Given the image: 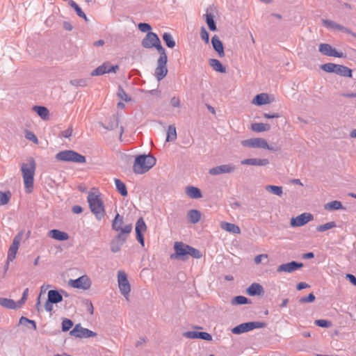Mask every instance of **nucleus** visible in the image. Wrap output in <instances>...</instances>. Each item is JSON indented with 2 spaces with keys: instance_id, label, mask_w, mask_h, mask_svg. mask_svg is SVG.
I'll use <instances>...</instances> for the list:
<instances>
[{
  "instance_id": "nucleus-1",
  "label": "nucleus",
  "mask_w": 356,
  "mask_h": 356,
  "mask_svg": "<svg viewBox=\"0 0 356 356\" xmlns=\"http://www.w3.org/2000/svg\"><path fill=\"white\" fill-rule=\"evenodd\" d=\"M35 168V162L33 159H31L27 163L22 164L21 170L22 172L24 188L27 193L33 192Z\"/></svg>"
},
{
  "instance_id": "nucleus-2",
  "label": "nucleus",
  "mask_w": 356,
  "mask_h": 356,
  "mask_svg": "<svg viewBox=\"0 0 356 356\" xmlns=\"http://www.w3.org/2000/svg\"><path fill=\"white\" fill-rule=\"evenodd\" d=\"M174 249L175 253L170 256L171 259H180L185 260L188 255L199 259L202 257L201 252L188 245L184 244L181 242H175L174 244Z\"/></svg>"
},
{
  "instance_id": "nucleus-3",
  "label": "nucleus",
  "mask_w": 356,
  "mask_h": 356,
  "mask_svg": "<svg viewBox=\"0 0 356 356\" xmlns=\"http://www.w3.org/2000/svg\"><path fill=\"white\" fill-rule=\"evenodd\" d=\"M88 202L92 213L97 220H101L105 215L103 201L98 192H90L88 195Z\"/></svg>"
},
{
  "instance_id": "nucleus-4",
  "label": "nucleus",
  "mask_w": 356,
  "mask_h": 356,
  "mask_svg": "<svg viewBox=\"0 0 356 356\" xmlns=\"http://www.w3.org/2000/svg\"><path fill=\"white\" fill-rule=\"evenodd\" d=\"M156 159L151 155H140L134 163V171L139 175L145 173L156 164Z\"/></svg>"
},
{
  "instance_id": "nucleus-5",
  "label": "nucleus",
  "mask_w": 356,
  "mask_h": 356,
  "mask_svg": "<svg viewBox=\"0 0 356 356\" xmlns=\"http://www.w3.org/2000/svg\"><path fill=\"white\" fill-rule=\"evenodd\" d=\"M112 228L118 233V238H120L122 235H129L132 231V224L125 223L123 216L117 214L112 222Z\"/></svg>"
},
{
  "instance_id": "nucleus-6",
  "label": "nucleus",
  "mask_w": 356,
  "mask_h": 356,
  "mask_svg": "<svg viewBox=\"0 0 356 356\" xmlns=\"http://www.w3.org/2000/svg\"><path fill=\"white\" fill-rule=\"evenodd\" d=\"M56 159L58 161L83 163L86 162L84 156L73 151L65 150L56 154Z\"/></svg>"
},
{
  "instance_id": "nucleus-7",
  "label": "nucleus",
  "mask_w": 356,
  "mask_h": 356,
  "mask_svg": "<svg viewBox=\"0 0 356 356\" xmlns=\"http://www.w3.org/2000/svg\"><path fill=\"white\" fill-rule=\"evenodd\" d=\"M142 45L147 49L156 48L159 54L165 52L163 47L161 46V40L158 35L153 33L149 32L142 41Z\"/></svg>"
},
{
  "instance_id": "nucleus-8",
  "label": "nucleus",
  "mask_w": 356,
  "mask_h": 356,
  "mask_svg": "<svg viewBox=\"0 0 356 356\" xmlns=\"http://www.w3.org/2000/svg\"><path fill=\"white\" fill-rule=\"evenodd\" d=\"M241 145L246 147L273 150V148L269 146L267 140L262 138H252L243 140L241 141Z\"/></svg>"
},
{
  "instance_id": "nucleus-9",
  "label": "nucleus",
  "mask_w": 356,
  "mask_h": 356,
  "mask_svg": "<svg viewBox=\"0 0 356 356\" xmlns=\"http://www.w3.org/2000/svg\"><path fill=\"white\" fill-rule=\"evenodd\" d=\"M168 57L166 53L160 54L159 58L157 60V67L155 69L154 74L158 81L163 79L168 73L167 69Z\"/></svg>"
},
{
  "instance_id": "nucleus-10",
  "label": "nucleus",
  "mask_w": 356,
  "mask_h": 356,
  "mask_svg": "<svg viewBox=\"0 0 356 356\" xmlns=\"http://www.w3.org/2000/svg\"><path fill=\"white\" fill-rule=\"evenodd\" d=\"M266 326V323L264 322H248L241 323L235 327H234L232 330L233 334H240L244 332H247L251 331L254 329L257 328H262Z\"/></svg>"
},
{
  "instance_id": "nucleus-11",
  "label": "nucleus",
  "mask_w": 356,
  "mask_h": 356,
  "mask_svg": "<svg viewBox=\"0 0 356 356\" xmlns=\"http://www.w3.org/2000/svg\"><path fill=\"white\" fill-rule=\"evenodd\" d=\"M23 238V232L18 233L13 238V243L8 251L7 262L13 261L17 253L21 241Z\"/></svg>"
},
{
  "instance_id": "nucleus-12",
  "label": "nucleus",
  "mask_w": 356,
  "mask_h": 356,
  "mask_svg": "<svg viewBox=\"0 0 356 356\" xmlns=\"http://www.w3.org/2000/svg\"><path fill=\"white\" fill-rule=\"evenodd\" d=\"M68 284L72 288L88 290L91 286V281L87 275H82L78 279L70 280Z\"/></svg>"
},
{
  "instance_id": "nucleus-13",
  "label": "nucleus",
  "mask_w": 356,
  "mask_h": 356,
  "mask_svg": "<svg viewBox=\"0 0 356 356\" xmlns=\"http://www.w3.org/2000/svg\"><path fill=\"white\" fill-rule=\"evenodd\" d=\"M118 282L120 292L127 298V296L131 291V286L128 281L127 274L124 271H118Z\"/></svg>"
},
{
  "instance_id": "nucleus-14",
  "label": "nucleus",
  "mask_w": 356,
  "mask_h": 356,
  "mask_svg": "<svg viewBox=\"0 0 356 356\" xmlns=\"http://www.w3.org/2000/svg\"><path fill=\"white\" fill-rule=\"evenodd\" d=\"M70 334L77 338H89L97 336V333L81 327L79 324L76 325Z\"/></svg>"
},
{
  "instance_id": "nucleus-15",
  "label": "nucleus",
  "mask_w": 356,
  "mask_h": 356,
  "mask_svg": "<svg viewBox=\"0 0 356 356\" xmlns=\"http://www.w3.org/2000/svg\"><path fill=\"white\" fill-rule=\"evenodd\" d=\"M119 66L118 65H112L108 62L104 63L102 65L97 67L95 70H94L91 73L90 75L92 76H100L103 75L106 73H110V72H116V71L118 70Z\"/></svg>"
},
{
  "instance_id": "nucleus-16",
  "label": "nucleus",
  "mask_w": 356,
  "mask_h": 356,
  "mask_svg": "<svg viewBox=\"0 0 356 356\" xmlns=\"http://www.w3.org/2000/svg\"><path fill=\"white\" fill-rule=\"evenodd\" d=\"M147 231V225L145 222V220L143 218H140L136 224L135 232L136 235L137 241L140 243V245L144 247L145 246V241H144V233Z\"/></svg>"
},
{
  "instance_id": "nucleus-17",
  "label": "nucleus",
  "mask_w": 356,
  "mask_h": 356,
  "mask_svg": "<svg viewBox=\"0 0 356 356\" xmlns=\"http://www.w3.org/2000/svg\"><path fill=\"white\" fill-rule=\"evenodd\" d=\"M313 220V216L309 213H303L291 220L292 227H300Z\"/></svg>"
},
{
  "instance_id": "nucleus-18",
  "label": "nucleus",
  "mask_w": 356,
  "mask_h": 356,
  "mask_svg": "<svg viewBox=\"0 0 356 356\" xmlns=\"http://www.w3.org/2000/svg\"><path fill=\"white\" fill-rule=\"evenodd\" d=\"M319 51L328 56H334L337 58H341L343 56V53L337 51L328 44H321L319 45Z\"/></svg>"
},
{
  "instance_id": "nucleus-19",
  "label": "nucleus",
  "mask_w": 356,
  "mask_h": 356,
  "mask_svg": "<svg viewBox=\"0 0 356 356\" xmlns=\"http://www.w3.org/2000/svg\"><path fill=\"white\" fill-rule=\"evenodd\" d=\"M187 339H202L206 341H211L212 337L210 334L203 332L188 331L183 334Z\"/></svg>"
},
{
  "instance_id": "nucleus-20",
  "label": "nucleus",
  "mask_w": 356,
  "mask_h": 356,
  "mask_svg": "<svg viewBox=\"0 0 356 356\" xmlns=\"http://www.w3.org/2000/svg\"><path fill=\"white\" fill-rule=\"evenodd\" d=\"M234 167L231 165H221L212 168L209 170V174L211 175H218L220 174L230 173L233 172Z\"/></svg>"
},
{
  "instance_id": "nucleus-21",
  "label": "nucleus",
  "mask_w": 356,
  "mask_h": 356,
  "mask_svg": "<svg viewBox=\"0 0 356 356\" xmlns=\"http://www.w3.org/2000/svg\"><path fill=\"white\" fill-rule=\"evenodd\" d=\"M302 266V264L291 261L280 265L277 268V272L292 273Z\"/></svg>"
},
{
  "instance_id": "nucleus-22",
  "label": "nucleus",
  "mask_w": 356,
  "mask_h": 356,
  "mask_svg": "<svg viewBox=\"0 0 356 356\" xmlns=\"http://www.w3.org/2000/svg\"><path fill=\"white\" fill-rule=\"evenodd\" d=\"M268 163L269 161L266 159H246L241 161V164L249 165L264 166Z\"/></svg>"
},
{
  "instance_id": "nucleus-23",
  "label": "nucleus",
  "mask_w": 356,
  "mask_h": 356,
  "mask_svg": "<svg viewBox=\"0 0 356 356\" xmlns=\"http://www.w3.org/2000/svg\"><path fill=\"white\" fill-rule=\"evenodd\" d=\"M211 43L213 49L218 53V56L220 58L223 57L225 56L223 44L217 35L212 37Z\"/></svg>"
},
{
  "instance_id": "nucleus-24",
  "label": "nucleus",
  "mask_w": 356,
  "mask_h": 356,
  "mask_svg": "<svg viewBox=\"0 0 356 356\" xmlns=\"http://www.w3.org/2000/svg\"><path fill=\"white\" fill-rule=\"evenodd\" d=\"M48 236L57 241H66L69 239V235L58 229H51L48 232Z\"/></svg>"
},
{
  "instance_id": "nucleus-25",
  "label": "nucleus",
  "mask_w": 356,
  "mask_h": 356,
  "mask_svg": "<svg viewBox=\"0 0 356 356\" xmlns=\"http://www.w3.org/2000/svg\"><path fill=\"white\" fill-rule=\"evenodd\" d=\"M270 102L269 96L266 93H261L254 97L252 101V104L257 106L267 104Z\"/></svg>"
},
{
  "instance_id": "nucleus-26",
  "label": "nucleus",
  "mask_w": 356,
  "mask_h": 356,
  "mask_svg": "<svg viewBox=\"0 0 356 356\" xmlns=\"http://www.w3.org/2000/svg\"><path fill=\"white\" fill-rule=\"evenodd\" d=\"M220 227L223 230L230 232V233H233V234H240L241 233V229L239 228V227L233 223L222 221L220 222Z\"/></svg>"
},
{
  "instance_id": "nucleus-27",
  "label": "nucleus",
  "mask_w": 356,
  "mask_h": 356,
  "mask_svg": "<svg viewBox=\"0 0 356 356\" xmlns=\"http://www.w3.org/2000/svg\"><path fill=\"white\" fill-rule=\"evenodd\" d=\"M0 305L5 308L8 309H17L21 307L19 303L17 302H15L12 299L8 298H0Z\"/></svg>"
},
{
  "instance_id": "nucleus-28",
  "label": "nucleus",
  "mask_w": 356,
  "mask_h": 356,
  "mask_svg": "<svg viewBox=\"0 0 356 356\" xmlns=\"http://www.w3.org/2000/svg\"><path fill=\"white\" fill-rule=\"evenodd\" d=\"M323 24L325 26H327V28H330V29H337V30L346 32L347 33H351V31L349 29L343 27V26H341V25L335 23L333 21L323 20Z\"/></svg>"
},
{
  "instance_id": "nucleus-29",
  "label": "nucleus",
  "mask_w": 356,
  "mask_h": 356,
  "mask_svg": "<svg viewBox=\"0 0 356 356\" xmlns=\"http://www.w3.org/2000/svg\"><path fill=\"white\" fill-rule=\"evenodd\" d=\"M334 73L342 76L352 77V70L344 65H337Z\"/></svg>"
},
{
  "instance_id": "nucleus-30",
  "label": "nucleus",
  "mask_w": 356,
  "mask_h": 356,
  "mask_svg": "<svg viewBox=\"0 0 356 356\" xmlns=\"http://www.w3.org/2000/svg\"><path fill=\"white\" fill-rule=\"evenodd\" d=\"M263 293V287L257 283L252 284L247 289V293L250 296L261 295Z\"/></svg>"
},
{
  "instance_id": "nucleus-31",
  "label": "nucleus",
  "mask_w": 356,
  "mask_h": 356,
  "mask_svg": "<svg viewBox=\"0 0 356 356\" xmlns=\"http://www.w3.org/2000/svg\"><path fill=\"white\" fill-rule=\"evenodd\" d=\"M63 300L62 296L55 290H50L48 292V300L51 303H58Z\"/></svg>"
},
{
  "instance_id": "nucleus-32",
  "label": "nucleus",
  "mask_w": 356,
  "mask_h": 356,
  "mask_svg": "<svg viewBox=\"0 0 356 356\" xmlns=\"http://www.w3.org/2000/svg\"><path fill=\"white\" fill-rule=\"evenodd\" d=\"M209 65L216 72L225 73L226 72L225 67H223L222 63L217 59L211 58L209 60Z\"/></svg>"
},
{
  "instance_id": "nucleus-33",
  "label": "nucleus",
  "mask_w": 356,
  "mask_h": 356,
  "mask_svg": "<svg viewBox=\"0 0 356 356\" xmlns=\"http://www.w3.org/2000/svg\"><path fill=\"white\" fill-rule=\"evenodd\" d=\"M186 193L191 198H200L202 197V193L200 190L194 186H189L186 188Z\"/></svg>"
},
{
  "instance_id": "nucleus-34",
  "label": "nucleus",
  "mask_w": 356,
  "mask_h": 356,
  "mask_svg": "<svg viewBox=\"0 0 356 356\" xmlns=\"http://www.w3.org/2000/svg\"><path fill=\"white\" fill-rule=\"evenodd\" d=\"M200 217H201L200 212L197 210L193 209V210L189 211L188 213V218L190 222H191V223L195 224V223L198 222L200 219Z\"/></svg>"
},
{
  "instance_id": "nucleus-35",
  "label": "nucleus",
  "mask_w": 356,
  "mask_h": 356,
  "mask_svg": "<svg viewBox=\"0 0 356 356\" xmlns=\"http://www.w3.org/2000/svg\"><path fill=\"white\" fill-rule=\"evenodd\" d=\"M324 208L327 211H334L343 209V206L341 202L334 200L325 204Z\"/></svg>"
},
{
  "instance_id": "nucleus-36",
  "label": "nucleus",
  "mask_w": 356,
  "mask_h": 356,
  "mask_svg": "<svg viewBox=\"0 0 356 356\" xmlns=\"http://www.w3.org/2000/svg\"><path fill=\"white\" fill-rule=\"evenodd\" d=\"M177 131L175 125H170L167 131L166 141H174L177 139Z\"/></svg>"
},
{
  "instance_id": "nucleus-37",
  "label": "nucleus",
  "mask_w": 356,
  "mask_h": 356,
  "mask_svg": "<svg viewBox=\"0 0 356 356\" xmlns=\"http://www.w3.org/2000/svg\"><path fill=\"white\" fill-rule=\"evenodd\" d=\"M115 184L118 191L124 197L127 196L128 193L125 184L120 179H115Z\"/></svg>"
},
{
  "instance_id": "nucleus-38",
  "label": "nucleus",
  "mask_w": 356,
  "mask_h": 356,
  "mask_svg": "<svg viewBox=\"0 0 356 356\" xmlns=\"http://www.w3.org/2000/svg\"><path fill=\"white\" fill-rule=\"evenodd\" d=\"M33 110L43 120H46L49 116V111L44 106H34Z\"/></svg>"
},
{
  "instance_id": "nucleus-39",
  "label": "nucleus",
  "mask_w": 356,
  "mask_h": 356,
  "mask_svg": "<svg viewBox=\"0 0 356 356\" xmlns=\"http://www.w3.org/2000/svg\"><path fill=\"white\" fill-rule=\"evenodd\" d=\"M270 127L267 124L264 123H254L251 125V129L257 132H262L269 130Z\"/></svg>"
},
{
  "instance_id": "nucleus-40",
  "label": "nucleus",
  "mask_w": 356,
  "mask_h": 356,
  "mask_svg": "<svg viewBox=\"0 0 356 356\" xmlns=\"http://www.w3.org/2000/svg\"><path fill=\"white\" fill-rule=\"evenodd\" d=\"M163 40L165 42V44L169 48H173L175 47V42L172 38V36L169 33H165L163 35Z\"/></svg>"
},
{
  "instance_id": "nucleus-41",
  "label": "nucleus",
  "mask_w": 356,
  "mask_h": 356,
  "mask_svg": "<svg viewBox=\"0 0 356 356\" xmlns=\"http://www.w3.org/2000/svg\"><path fill=\"white\" fill-rule=\"evenodd\" d=\"M337 225L334 221L327 222L324 225H321L316 227V230L318 232H323L328 229L336 227Z\"/></svg>"
},
{
  "instance_id": "nucleus-42",
  "label": "nucleus",
  "mask_w": 356,
  "mask_h": 356,
  "mask_svg": "<svg viewBox=\"0 0 356 356\" xmlns=\"http://www.w3.org/2000/svg\"><path fill=\"white\" fill-rule=\"evenodd\" d=\"M69 4L70 6L73 8L74 9V10L76 11V14L80 17H82L83 19H85L86 20H87V17H86V15H85V13L82 11L81 8L76 4V2H74V1L72 0H70V2H69Z\"/></svg>"
},
{
  "instance_id": "nucleus-43",
  "label": "nucleus",
  "mask_w": 356,
  "mask_h": 356,
  "mask_svg": "<svg viewBox=\"0 0 356 356\" xmlns=\"http://www.w3.org/2000/svg\"><path fill=\"white\" fill-rule=\"evenodd\" d=\"M265 188L266 191L278 196H281L282 195V188L281 186L267 185L265 186Z\"/></svg>"
},
{
  "instance_id": "nucleus-44",
  "label": "nucleus",
  "mask_w": 356,
  "mask_h": 356,
  "mask_svg": "<svg viewBox=\"0 0 356 356\" xmlns=\"http://www.w3.org/2000/svg\"><path fill=\"white\" fill-rule=\"evenodd\" d=\"M11 197V193L10 191L2 192L0 191V205H5L8 203Z\"/></svg>"
},
{
  "instance_id": "nucleus-45",
  "label": "nucleus",
  "mask_w": 356,
  "mask_h": 356,
  "mask_svg": "<svg viewBox=\"0 0 356 356\" xmlns=\"http://www.w3.org/2000/svg\"><path fill=\"white\" fill-rule=\"evenodd\" d=\"M206 22L207 24L211 31H216V26L215 24L213 16L211 14H207L206 15Z\"/></svg>"
},
{
  "instance_id": "nucleus-46",
  "label": "nucleus",
  "mask_w": 356,
  "mask_h": 356,
  "mask_svg": "<svg viewBox=\"0 0 356 356\" xmlns=\"http://www.w3.org/2000/svg\"><path fill=\"white\" fill-rule=\"evenodd\" d=\"M337 65V64L334 63H325L321 65V69L327 72H335Z\"/></svg>"
},
{
  "instance_id": "nucleus-47",
  "label": "nucleus",
  "mask_w": 356,
  "mask_h": 356,
  "mask_svg": "<svg viewBox=\"0 0 356 356\" xmlns=\"http://www.w3.org/2000/svg\"><path fill=\"white\" fill-rule=\"evenodd\" d=\"M25 138L27 140L32 141L35 144H38V143H39L38 139L36 137V136L35 135V134L31 131L26 130L25 131Z\"/></svg>"
},
{
  "instance_id": "nucleus-48",
  "label": "nucleus",
  "mask_w": 356,
  "mask_h": 356,
  "mask_svg": "<svg viewBox=\"0 0 356 356\" xmlns=\"http://www.w3.org/2000/svg\"><path fill=\"white\" fill-rule=\"evenodd\" d=\"M118 96L121 99L125 102H130L131 97L126 93V92L122 88H119L118 91Z\"/></svg>"
},
{
  "instance_id": "nucleus-49",
  "label": "nucleus",
  "mask_w": 356,
  "mask_h": 356,
  "mask_svg": "<svg viewBox=\"0 0 356 356\" xmlns=\"http://www.w3.org/2000/svg\"><path fill=\"white\" fill-rule=\"evenodd\" d=\"M70 83L72 86L79 87H85L87 86V81L86 79H74L70 81Z\"/></svg>"
},
{
  "instance_id": "nucleus-50",
  "label": "nucleus",
  "mask_w": 356,
  "mask_h": 356,
  "mask_svg": "<svg viewBox=\"0 0 356 356\" xmlns=\"http://www.w3.org/2000/svg\"><path fill=\"white\" fill-rule=\"evenodd\" d=\"M73 326V323L70 319H65L62 322V330L64 332L68 331Z\"/></svg>"
},
{
  "instance_id": "nucleus-51",
  "label": "nucleus",
  "mask_w": 356,
  "mask_h": 356,
  "mask_svg": "<svg viewBox=\"0 0 356 356\" xmlns=\"http://www.w3.org/2000/svg\"><path fill=\"white\" fill-rule=\"evenodd\" d=\"M248 300L245 296H238L234 298L233 300L234 304L243 305L248 303Z\"/></svg>"
},
{
  "instance_id": "nucleus-52",
  "label": "nucleus",
  "mask_w": 356,
  "mask_h": 356,
  "mask_svg": "<svg viewBox=\"0 0 356 356\" xmlns=\"http://www.w3.org/2000/svg\"><path fill=\"white\" fill-rule=\"evenodd\" d=\"M315 323L321 327H329L332 325L330 321L324 319L316 320Z\"/></svg>"
},
{
  "instance_id": "nucleus-53",
  "label": "nucleus",
  "mask_w": 356,
  "mask_h": 356,
  "mask_svg": "<svg viewBox=\"0 0 356 356\" xmlns=\"http://www.w3.org/2000/svg\"><path fill=\"white\" fill-rule=\"evenodd\" d=\"M315 300V296L313 293H310L306 297H302L300 299V302L302 303H306V302H312Z\"/></svg>"
},
{
  "instance_id": "nucleus-54",
  "label": "nucleus",
  "mask_w": 356,
  "mask_h": 356,
  "mask_svg": "<svg viewBox=\"0 0 356 356\" xmlns=\"http://www.w3.org/2000/svg\"><path fill=\"white\" fill-rule=\"evenodd\" d=\"M138 29L142 32H150V30L152 29L151 26L149 24L147 23H140L138 24Z\"/></svg>"
},
{
  "instance_id": "nucleus-55",
  "label": "nucleus",
  "mask_w": 356,
  "mask_h": 356,
  "mask_svg": "<svg viewBox=\"0 0 356 356\" xmlns=\"http://www.w3.org/2000/svg\"><path fill=\"white\" fill-rule=\"evenodd\" d=\"M200 36H201V38L206 42V43H209V33L207 32V31L203 27L201 29V32H200Z\"/></svg>"
},
{
  "instance_id": "nucleus-56",
  "label": "nucleus",
  "mask_w": 356,
  "mask_h": 356,
  "mask_svg": "<svg viewBox=\"0 0 356 356\" xmlns=\"http://www.w3.org/2000/svg\"><path fill=\"white\" fill-rule=\"evenodd\" d=\"M28 295H29V289L26 288L24 292H23V294H22V297L21 298V300H19L18 301V302L19 303L20 306L22 307L24 303L26 301V299H27V297H28Z\"/></svg>"
},
{
  "instance_id": "nucleus-57",
  "label": "nucleus",
  "mask_w": 356,
  "mask_h": 356,
  "mask_svg": "<svg viewBox=\"0 0 356 356\" xmlns=\"http://www.w3.org/2000/svg\"><path fill=\"white\" fill-rule=\"evenodd\" d=\"M170 104L171 105L173 106V107H176V108H178L180 106V104H181V102H180V99L179 97H173L171 99H170Z\"/></svg>"
},
{
  "instance_id": "nucleus-58",
  "label": "nucleus",
  "mask_w": 356,
  "mask_h": 356,
  "mask_svg": "<svg viewBox=\"0 0 356 356\" xmlns=\"http://www.w3.org/2000/svg\"><path fill=\"white\" fill-rule=\"evenodd\" d=\"M73 129L69 127L61 133V136L64 138H70L72 135Z\"/></svg>"
},
{
  "instance_id": "nucleus-59",
  "label": "nucleus",
  "mask_w": 356,
  "mask_h": 356,
  "mask_svg": "<svg viewBox=\"0 0 356 356\" xmlns=\"http://www.w3.org/2000/svg\"><path fill=\"white\" fill-rule=\"evenodd\" d=\"M267 258H268V255L266 254H259V255H257L255 257L254 262L257 264H259L261 262L263 259H267Z\"/></svg>"
},
{
  "instance_id": "nucleus-60",
  "label": "nucleus",
  "mask_w": 356,
  "mask_h": 356,
  "mask_svg": "<svg viewBox=\"0 0 356 356\" xmlns=\"http://www.w3.org/2000/svg\"><path fill=\"white\" fill-rule=\"evenodd\" d=\"M346 277L355 286H356V277L352 274H346Z\"/></svg>"
},
{
  "instance_id": "nucleus-61",
  "label": "nucleus",
  "mask_w": 356,
  "mask_h": 356,
  "mask_svg": "<svg viewBox=\"0 0 356 356\" xmlns=\"http://www.w3.org/2000/svg\"><path fill=\"white\" fill-rule=\"evenodd\" d=\"M19 322H20V323H23L24 322H28V323H32L33 325L34 329L36 328V324H35V321L29 320V319H28V318H26L25 317H23V316L21 317L20 320H19Z\"/></svg>"
},
{
  "instance_id": "nucleus-62",
  "label": "nucleus",
  "mask_w": 356,
  "mask_h": 356,
  "mask_svg": "<svg viewBox=\"0 0 356 356\" xmlns=\"http://www.w3.org/2000/svg\"><path fill=\"white\" fill-rule=\"evenodd\" d=\"M120 245L117 244L115 243H112V244H111L112 252H117L120 251Z\"/></svg>"
},
{
  "instance_id": "nucleus-63",
  "label": "nucleus",
  "mask_w": 356,
  "mask_h": 356,
  "mask_svg": "<svg viewBox=\"0 0 356 356\" xmlns=\"http://www.w3.org/2000/svg\"><path fill=\"white\" fill-rule=\"evenodd\" d=\"M264 118H268V119L278 118L280 117V115L278 113H273V114L264 113Z\"/></svg>"
},
{
  "instance_id": "nucleus-64",
  "label": "nucleus",
  "mask_w": 356,
  "mask_h": 356,
  "mask_svg": "<svg viewBox=\"0 0 356 356\" xmlns=\"http://www.w3.org/2000/svg\"><path fill=\"white\" fill-rule=\"evenodd\" d=\"M309 287V285L306 284L305 282H300L297 285V289L298 290H302L303 289Z\"/></svg>"
}]
</instances>
